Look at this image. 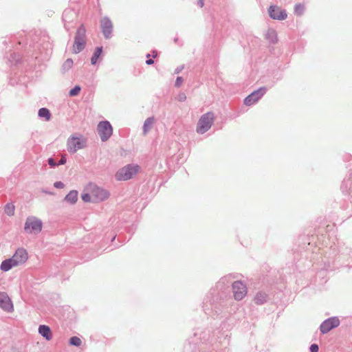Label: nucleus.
Here are the masks:
<instances>
[{
  "label": "nucleus",
  "instance_id": "nucleus-1",
  "mask_svg": "<svg viewBox=\"0 0 352 352\" xmlns=\"http://www.w3.org/2000/svg\"><path fill=\"white\" fill-rule=\"evenodd\" d=\"M234 277L228 274L222 277L216 285L218 293L213 295L210 300L211 309L217 316L228 312V306L232 300L230 296V285L232 284Z\"/></svg>",
  "mask_w": 352,
  "mask_h": 352
},
{
  "label": "nucleus",
  "instance_id": "nucleus-2",
  "mask_svg": "<svg viewBox=\"0 0 352 352\" xmlns=\"http://www.w3.org/2000/svg\"><path fill=\"white\" fill-rule=\"evenodd\" d=\"M140 170V166L136 164H129L120 168L115 175L117 181H127L135 177Z\"/></svg>",
  "mask_w": 352,
  "mask_h": 352
},
{
  "label": "nucleus",
  "instance_id": "nucleus-3",
  "mask_svg": "<svg viewBox=\"0 0 352 352\" xmlns=\"http://www.w3.org/2000/svg\"><path fill=\"white\" fill-rule=\"evenodd\" d=\"M42 228L43 222L41 219L34 216L27 217L24 225V231L25 233L38 234L41 232Z\"/></svg>",
  "mask_w": 352,
  "mask_h": 352
},
{
  "label": "nucleus",
  "instance_id": "nucleus-4",
  "mask_svg": "<svg viewBox=\"0 0 352 352\" xmlns=\"http://www.w3.org/2000/svg\"><path fill=\"white\" fill-rule=\"evenodd\" d=\"M214 120V113L211 111L202 115L197 123L196 131L199 134L207 132L212 126Z\"/></svg>",
  "mask_w": 352,
  "mask_h": 352
},
{
  "label": "nucleus",
  "instance_id": "nucleus-5",
  "mask_svg": "<svg viewBox=\"0 0 352 352\" xmlns=\"http://www.w3.org/2000/svg\"><path fill=\"white\" fill-rule=\"evenodd\" d=\"M85 34V28L83 25H81L78 28L74 36V43L73 45V52L74 54H78L84 50L86 45Z\"/></svg>",
  "mask_w": 352,
  "mask_h": 352
},
{
  "label": "nucleus",
  "instance_id": "nucleus-6",
  "mask_svg": "<svg viewBox=\"0 0 352 352\" xmlns=\"http://www.w3.org/2000/svg\"><path fill=\"white\" fill-rule=\"evenodd\" d=\"M87 190L91 193L92 201L100 202L107 199L110 195L108 190L100 188L96 184H90Z\"/></svg>",
  "mask_w": 352,
  "mask_h": 352
},
{
  "label": "nucleus",
  "instance_id": "nucleus-7",
  "mask_svg": "<svg viewBox=\"0 0 352 352\" xmlns=\"http://www.w3.org/2000/svg\"><path fill=\"white\" fill-rule=\"evenodd\" d=\"M85 146L86 141L82 138L72 135L67 141V148L70 153H75L78 150Z\"/></svg>",
  "mask_w": 352,
  "mask_h": 352
},
{
  "label": "nucleus",
  "instance_id": "nucleus-8",
  "mask_svg": "<svg viewBox=\"0 0 352 352\" xmlns=\"http://www.w3.org/2000/svg\"><path fill=\"white\" fill-rule=\"evenodd\" d=\"M97 130L102 142L107 141L113 133V127L107 120L100 122Z\"/></svg>",
  "mask_w": 352,
  "mask_h": 352
},
{
  "label": "nucleus",
  "instance_id": "nucleus-9",
  "mask_svg": "<svg viewBox=\"0 0 352 352\" xmlns=\"http://www.w3.org/2000/svg\"><path fill=\"white\" fill-rule=\"evenodd\" d=\"M232 287L234 298L236 300H241L247 295V287L242 281H234L232 283Z\"/></svg>",
  "mask_w": 352,
  "mask_h": 352
},
{
  "label": "nucleus",
  "instance_id": "nucleus-10",
  "mask_svg": "<svg viewBox=\"0 0 352 352\" xmlns=\"http://www.w3.org/2000/svg\"><path fill=\"white\" fill-rule=\"evenodd\" d=\"M266 91L267 89L265 87H261L259 89L254 91L244 99V104L246 106H251L254 104L263 96Z\"/></svg>",
  "mask_w": 352,
  "mask_h": 352
},
{
  "label": "nucleus",
  "instance_id": "nucleus-11",
  "mask_svg": "<svg viewBox=\"0 0 352 352\" xmlns=\"http://www.w3.org/2000/svg\"><path fill=\"white\" fill-rule=\"evenodd\" d=\"M340 320L338 317L333 316L326 319L322 322L320 326V332L322 334H325L330 331L331 329L338 327L340 325Z\"/></svg>",
  "mask_w": 352,
  "mask_h": 352
},
{
  "label": "nucleus",
  "instance_id": "nucleus-12",
  "mask_svg": "<svg viewBox=\"0 0 352 352\" xmlns=\"http://www.w3.org/2000/svg\"><path fill=\"white\" fill-rule=\"evenodd\" d=\"M100 28L104 37L109 39L112 36L113 23L107 16L102 17L100 20Z\"/></svg>",
  "mask_w": 352,
  "mask_h": 352
},
{
  "label": "nucleus",
  "instance_id": "nucleus-13",
  "mask_svg": "<svg viewBox=\"0 0 352 352\" xmlns=\"http://www.w3.org/2000/svg\"><path fill=\"white\" fill-rule=\"evenodd\" d=\"M268 13L270 16L275 20H285L287 16V12L285 10H283L276 6H270L268 8Z\"/></svg>",
  "mask_w": 352,
  "mask_h": 352
},
{
  "label": "nucleus",
  "instance_id": "nucleus-14",
  "mask_svg": "<svg viewBox=\"0 0 352 352\" xmlns=\"http://www.w3.org/2000/svg\"><path fill=\"white\" fill-rule=\"evenodd\" d=\"M17 265L24 263L28 258V254L25 249L18 248L12 257Z\"/></svg>",
  "mask_w": 352,
  "mask_h": 352
},
{
  "label": "nucleus",
  "instance_id": "nucleus-15",
  "mask_svg": "<svg viewBox=\"0 0 352 352\" xmlns=\"http://www.w3.org/2000/svg\"><path fill=\"white\" fill-rule=\"evenodd\" d=\"M0 307L6 311H11L13 309V305L11 300L8 295L3 292H0Z\"/></svg>",
  "mask_w": 352,
  "mask_h": 352
},
{
  "label": "nucleus",
  "instance_id": "nucleus-16",
  "mask_svg": "<svg viewBox=\"0 0 352 352\" xmlns=\"http://www.w3.org/2000/svg\"><path fill=\"white\" fill-rule=\"evenodd\" d=\"M76 14L74 10L71 9L65 10L63 13V20L65 22V28L69 30V27L67 26V23L72 22L74 18H76Z\"/></svg>",
  "mask_w": 352,
  "mask_h": 352
},
{
  "label": "nucleus",
  "instance_id": "nucleus-17",
  "mask_svg": "<svg viewBox=\"0 0 352 352\" xmlns=\"http://www.w3.org/2000/svg\"><path fill=\"white\" fill-rule=\"evenodd\" d=\"M268 298V294L266 292L260 291L256 294L254 301L256 305H261L267 302Z\"/></svg>",
  "mask_w": 352,
  "mask_h": 352
},
{
  "label": "nucleus",
  "instance_id": "nucleus-18",
  "mask_svg": "<svg viewBox=\"0 0 352 352\" xmlns=\"http://www.w3.org/2000/svg\"><path fill=\"white\" fill-rule=\"evenodd\" d=\"M38 333L45 338L47 340H50L52 338V334L50 328L45 324H41L38 327Z\"/></svg>",
  "mask_w": 352,
  "mask_h": 352
},
{
  "label": "nucleus",
  "instance_id": "nucleus-19",
  "mask_svg": "<svg viewBox=\"0 0 352 352\" xmlns=\"http://www.w3.org/2000/svg\"><path fill=\"white\" fill-rule=\"evenodd\" d=\"M15 266H17L16 263L14 261V259L10 258L2 261L0 269L3 272H8Z\"/></svg>",
  "mask_w": 352,
  "mask_h": 352
},
{
  "label": "nucleus",
  "instance_id": "nucleus-20",
  "mask_svg": "<svg viewBox=\"0 0 352 352\" xmlns=\"http://www.w3.org/2000/svg\"><path fill=\"white\" fill-rule=\"evenodd\" d=\"M78 191L72 190L65 196L64 200L70 204H74L78 200Z\"/></svg>",
  "mask_w": 352,
  "mask_h": 352
},
{
  "label": "nucleus",
  "instance_id": "nucleus-21",
  "mask_svg": "<svg viewBox=\"0 0 352 352\" xmlns=\"http://www.w3.org/2000/svg\"><path fill=\"white\" fill-rule=\"evenodd\" d=\"M154 117H149L146 119L143 124V133L144 135L147 134L148 132L151 129L154 124Z\"/></svg>",
  "mask_w": 352,
  "mask_h": 352
},
{
  "label": "nucleus",
  "instance_id": "nucleus-22",
  "mask_svg": "<svg viewBox=\"0 0 352 352\" xmlns=\"http://www.w3.org/2000/svg\"><path fill=\"white\" fill-rule=\"evenodd\" d=\"M102 52V47H97L91 58V63L92 65H96L98 62L99 57Z\"/></svg>",
  "mask_w": 352,
  "mask_h": 352
},
{
  "label": "nucleus",
  "instance_id": "nucleus-23",
  "mask_svg": "<svg viewBox=\"0 0 352 352\" xmlns=\"http://www.w3.org/2000/svg\"><path fill=\"white\" fill-rule=\"evenodd\" d=\"M266 38L272 43H276L278 41L276 32L273 29L267 30L266 34Z\"/></svg>",
  "mask_w": 352,
  "mask_h": 352
},
{
  "label": "nucleus",
  "instance_id": "nucleus-24",
  "mask_svg": "<svg viewBox=\"0 0 352 352\" xmlns=\"http://www.w3.org/2000/svg\"><path fill=\"white\" fill-rule=\"evenodd\" d=\"M38 115L40 118H43L46 120H49L51 118V113L50 110L45 107L41 108L38 110Z\"/></svg>",
  "mask_w": 352,
  "mask_h": 352
},
{
  "label": "nucleus",
  "instance_id": "nucleus-25",
  "mask_svg": "<svg viewBox=\"0 0 352 352\" xmlns=\"http://www.w3.org/2000/svg\"><path fill=\"white\" fill-rule=\"evenodd\" d=\"M74 62L72 58H67L62 65V72L63 73L69 71L73 66Z\"/></svg>",
  "mask_w": 352,
  "mask_h": 352
},
{
  "label": "nucleus",
  "instance_id": "nucleus-26",
  "mask_svg": "<svg viewBox=\"0 0 352 352\" xmlns=\"http://www.w3.org/2000/svg\"><path fill=\"white\" fill-rule=\"evenodd\" d=\"M15 207L12 203H8L5 206L4 211L8 216H13L14 214Z\"/></svg>",
  "mask_w": 352,
  "mask_h": 352
},
{
  "label": "nucleus",
  "instance_id": "nucleus-27",
  "mask_svg": "<svg viewBox=\"0 0 352 352\" xmlns=\"http://www.w3.org/2000/svg\"><path fill=\"white\" fill-rule=\"evenodd\" d=\"M305 11V6L301 4L298 3L296 4L294 7V13L298 16H301Z\"/></svg>",
  "mask_w": 352,
  "mask_h": 352
},
{
  "label": "nucleus",
  "instance_id": "nucleus-28",
  "mask_svg": "<svg viewBox=\"0 0 352 352\" xmlns=\"http://www.w3.org/2000/svg\"><path fill=\"white\" fill-rule=\"evenodd\" d=\"M82 342L81 340L77 337V336H72L69 339V344L74 346H80Z\"/></svg>",
  "mask_w": 352,
  "mask_h": 352
},
{
  "label": "nucleus",
  "instance_id": "nucleus-29",
  "mask_svg": "<svg viewBox=\"0 0 352 352\" xmlns=\"http://www.w3.org/2000/svg\"><path fill=\"white\" fill-rule=\"evenodd\" d=\"M81 90V87L79 85L74 86L69 92V95L71 97L76 96L79 94Z\"/></svg>",
  "mask_w": 352,
  "mask_h": 352
},
{
  "label": "nucleus",
  "instance_id": "nucleus-30",
  "mask_svg": "<svg viewBox=\"0 0 352 352\" xmlns=\"http://www.w3.org/2000/svg\"><path fill=\"white\" fill-rule=\"evenodd\" d=\"M19 60H20V56L19 54H16V53H12L10 54V58L9 59V60L12 63H18L19 62Z\"/></svg>",
  "mask_w": 352,
  "mask_h": 352
},
{
  "label": "nucleus",
  "instance_id": "nucleus-31",
  "mask_svg": "<svg viewBox=\"0 0 352 352\" xmlns=\"http://www.w3.org/2000/svg\"><path fill=\"white\" fill-rule=\"evenodd\" d=\"M82 199L85 202H89L92 201V197H91V193L89 192V193H83L82 195Z\"/></svg>",
  "mask_w": 352,
  "mask_h": 352
},
{
  "label": "nucleus",
  "instance_id": "nucleus-32",
  "mask_svg": "<svg viewBox=\"0 0 352 352\" xmlns=\"http://www.w3.org/2000/svg\"><path fill=\"white\" fill-rule=\"evenodd\" d=\"M183 81H184V80H183L182 77L177 76V78H176V80H175V86L177 87H181V85L183 83Z\"/></svg>",
  "mask_w": 352,
  "mask_h": 352
},
{
  "label": "nucleus",
  "instance_id": "nucleus-33",
  "mask_svg": "<svg viewBox=\"0 0 352 352\" xmlns=\"http://www.w3.org/2000/svg\"><path fill=\"white\" fill-rule=\"evenodd\" d=\"M177 100L179 102H184L186 100V96L184 93H179L177 97Z\"/></svg>",
  "mask_w": 352,
  "mask_h": 352
},
{
  "label": "nucleus",
  "instance_id": "nucleus-34",
  "mask_svg": "<svg viewBox=\"0 0 352 352\" xmlns=\"http://www.w3.org/2000/svg\"><path fill=\"white\" fill-rule=\"evenodd\" d=\"M310 352H318L319 347L317 344H312L309 347Z\"/></svg>",
  "mask_w": 352,
  "mask_h": 352
},
{
  "label": "nucleus",
  "instance_id": "nucleus-35",
  "mask_svg": "<svg viewBox=\"0 0 352 352\" xmlns=\"http://www.w3.org/2000/svg\"><path fill=\"white\" fill-rule=\"evenodd\" d=\"M47 162L51 167H55L58 165V164L55 162L54 159L52 157H50L47 160Z\"/></svg>",
  "mask_w": 352,
  "mask_h": 352
},
{
  "label": "nucleus",
  "instance_id": "nucleus-36",
  "mask_svg": "<svg viewBox=\"0 0 352 352\" xmlns=\"http://www.w3.org/2000/svg\"><path fill=\"white\" fill-rule=\"evenodd\" d=\"M64 184L62 182H56L54 184V186L56 188H63L64 187Z\"/></svg>",
  "mask_w": 352,
  "mask_h": 352
},
{
  "label": "nucleus",
  "instance_id": "nucleus-37",
  "mask_svg": "<svg viewBox=\"0 0 352 352\" xmlns=\"http://www.w3.org/2000/svg\"><path fill=\"white\" fill-rule=\"evenodd\" d=\"M67 159L65 155H62L60 160L57 163L58 165H63L66 163Z\"/></svg>",
  "mask_w": 352,
  "mask_h": 352
},
{
  "label": "nucleus",
  "instance_id": "nucleus-38",
  "mask_svg": "<svg viewBox=\"0 0 352 352\" xmlns=\"http://www.w3.org/2000/svg\"><path fill=\"white\" fill-rule=\"evenodd\" d=\"M184 65H180V66L177 67L175 69L174 74H177L180 73L184 69Z\"/></svg>",
  "mask_w": 352,
  "mask_h": 352
},
{
  "label": "nucleus",
  "instance_id": "nucleus-39",
  "mask_svg": "<svg viewBox=\"0 0 352 352\" xmlns=\"http://www.w3.org/2000/svg\"><path fill=\"white\" fill-rule=\"evenodd\" d=\"M154 63V60L151 58H148L146 60V65H153Z\"/></svg>",
  "mask_w": 352,
  "mask_h": 352
},
{
  "label": "nucleus",
  "instance_id": "nucleus-40",
  "mask_svg": "<svg viewBox=\"0 0 352 352\" xmlns=\"http://www.w3.org/2000/svg\"><path fill=\"white\" fill-rule=\"evenodd\" d=\"M197 5L200 8H202L204 6V0H197Z\"/></svg>",
  "mask_w": 352,
  "mask_h": 352
},
{
  "label": "nucleus",
  "instance_id": "nucleus-41",
  "mask_svg": "<svg viewBox=\"0 0 352 352\" xmlns=\"http://www.w3.org/2000/svg\"><path fill=\"white\" fill-rule=\"evenodd\" d=\"M153 57H156V56H157V53L154 54L153 55Z\"/></svg>",
  "mask_w": 352,
  "mask_h": 352
},
{
  "label": "nucleus",
  "instance_id": "nucleus-42",
  "mask_svg": "<svg viewBox=\"0 0 352 352\" xmlns=\"http://www.w3.org/2000/svg\"><path fill=\"white\" fill-rule=\"evenodd\" d=\"M146 57H147V58H149V57H150V54H146Z\"/></svg>",
  "mask_w": 352,
  "mask_h": 352
}]
</instances>
